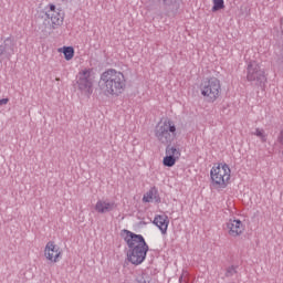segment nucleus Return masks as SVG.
<instances>
[{"mask_svg": "<svg viewBox=\"0 0 283 283\" xmlns=\"http://www.w3.org/2000/svg\"><path fill=\"white\" fill-rule=\"evenodd\" d=\"M210 180L214 189H227L231 185V167L229 164H214L210 169Z\"/></svg>", "mask_w": 283, "mask_h": 283, "instance_id": "7ed1b4c3", "label": "nucleus"}, {"mask_svg": "<svg viewBox=\"0 0 283 283\" xmlns=\"http://www.w3.org/2000/svg\"><path fill=\"white\" fill-rule=\"evenodd\" d=\"M44 258L48 262L56 264L63 260V249L56 242L49 241L44 247Z\"/></svg>", "mask_w": 283, "mask_h": 283, "instance_id": "1a4fd4ad", "label": "nucleus"}, {"mask_svg": "<svg viewBox=\"0 0 283 283\" xmlns=\"http://www.w3.org/2000/svg\"><path fill=\"white\" fill-rule=\"evenodd\" d=\"M123 238L129 249L127 253L128 261L135 266L143 264L145 258H147V251H149V245L145 242V238L129 230H123Z\"/></svg>", "mask_w": 283, "mask_h": 283, "instance_id": "f03ea898", "label": "nucleus"}, {"mask_svg": "<svg viewBox=\"0 0 283 283\" xmlns=\"http://www.w3.org/2000/svg\"><path fill=\"white\" fill-rule=\"evenodd\" d=\"M254 136H258V138H261L262 143H266V134L260 128H256L254 132Z\"/></svg>", "mask_w": 283, "mask_h": 283, "instance_id": "aec40b11", "label": "nucleus"}, {"mask_svg": "<svg viewBox=\"0 0 283 283\" xmlns=\"http://www.w3.org/2000/svg\"><path fill=\"white\" fill-rule=\"evenodd\" d=\"M199 92L208 103H216L222 95V82L216 76L207 77L201 81Z\"/></svg>", "mask_w": 283, "mask_h": 283, "instance_id": "20e7f679", "label": "nucleus"}, {"mask_svg": "<svg viewBox=\"0 0 283 283\" xmlns=\"http://www.w3.org/2000/svg\"><path fill=\"white\" fill-rule=\"evenodd\" d=\"M99 81L104 84L102 92L107 98H118L127 90V77L116 69H108L103 72Z\"/></svg>", "mask_w": 283, "mask_h": 283, "instance_id": "f257e3e1", "label": "nucleus"}, {"mask_svg": "<svg viewBox=\"0 0 283 283\" xmlns=\"http://www.w3.org/2000/svg\"><path fill=\"white\" fill-rule=\"evenodd\" d=\"M211 12H220V10H224V0H211Z\"/></svg>", "mask_w": 283, "mask_h": 283, "instance_id": "f3484780", "label": "nucleus"}, {"mask_svg": "<svg viewBox=\"0 0 283 283\" xmlns=\"http://www.w3.org/2000/svg\"><path fill=\"white\" fill-rule=\"evenodd\" d=\"M247 81L254 83V85H262L266 81V74L262 70V66H260V63L253 61L248 64Z\"/></svg>", "mask_w": 283, "mask_h": 283, "instance_id": "6e6552de", "label": "nucleus"}, {"mask_svg": "<svg viewBox=\"0 0 283 283\" xmlns=\"http://www.w3.org/2000/svg\"><path fill=\"white\" fill-rule=\"evenodd\" d=\"M166 156L174 158L176 161L180 160V148H177L176 146H168L166 148Z\"/></svg>", "mask_w": 283, "mask_h": 283, "instance_id": "ddd939ff", "label": "nucleus"}, {"mask_svg": "<svg viewBox=\"0 0 283 283\" xmlns=\"http://www.w3.org/2000/svg\"><path fill=\"white\" fill-rule=\"evenodd\" d=\"M8 103H10V99H9V98H2V99H0V107H1V105H8Z\"/></svg>", "mask_w": 283, "mask_h": 283, "instance_id": "412c9836", "label": "nucleus"}, {"mask_svg": "<svg viewBox=\"0 0 283 283\" xmlns=\"http://www.w3.org/2000/svg\"><path fill=\"white\" fill-rule=\"evenodd\" d=\"M137 283H151V276L149 274H142L136 279Z\"/></svg>", "mask_w": 283, "mask_h": 283, "instance_id": "6ab92c4d", "label": "nucleus"}, {"mask_svg": "<svg viewBox=\"0 0 283 283\" xmlns=\"http://www.w3.org/2000/svg\"><path fill=\"white\" fill-rule=\"evenodd\" d=\"M153 224L159 228L163 235L167 234V229H169V217L165 214H157L154 218Z\"/></svg>", "mask_w": 283, "mask_h": 283, "instance_id": "f8f14e48", "label": "nucleus"}, {"mask_svg": "<svg viewBox=\"0 0 283 283\" xmlns=\"http://www.w3.org/2000/svg\"><path fill=\"white\" fill-rule=\"evenodd\" d=\"M44 14L46 17V21L49 25L53 30H56V28H61L63 25V21H65V12L61 8H56L55 4H48L44 9Z\"/></svg>", "mask_w": 283, "mask_h": 283, "instance_id": "0eeeda50", "label": "nucleus"}, {"mask_svg": "<svg viewBox=\"0 0 283 283\" xmlns=\"http://www.w3.org/2000/svg\"><path fill=\"white\" fill-rule=\"evenodd\" d=\"M96 78V73L93 69H82L77 74V87L81 90L82 94L86 96L92 95L94 92V81Z\"/></svg>", "mask_w": 283, "mask_h": 283, "instance_id": "39448f33", "label": "nucleus"}, {"mask_svg": "<svg viewBox=\"0 0 283 283\" xmlns=\"http://www.w3.org/2000/svg\"><path fill=\"white\" fill-rule=\"evenodd\" d=\"M244 223L239 219H229L226 223V231L230 238H240L244 233Z\"/></svg>", "mask_w": 283, "mask_h": 283, "instance_id": "9d476101", "label": "nucleus"}, {"mask_svg": "<svg viewBox=\"0 0 283 283\" xmlns=\"http://www.w3.org/2000/svg\"><path fill=\"white\" fill-rule=\"evenodd\" d=\"M60 54H64L65 61H72L74 59V49L72 46H62L57 49Z\"/></svg>", "mask_w": 283, "mask_h": 283, "instance_id": "4468645a", "label": "nucleus"}, {"mask_svg": "<svg viewBox=\"0 0 283 283\" xmlns=\"http://www.w3.org/2000/svg\"><path fill=\"white\" fill-rule=\"evenodd\" d=\"M94 209L96 213H109L116 209V203L108 199H99L96 201Z\"/></svg>", "mask_w": 283, "mask_h": 283, "instance_id": "9b49d317", "label": "nucleus"}, {"mask_svg": "<svg viewBox=\"0 0 283 283\" xmlns=\"http://www.w3.org/2000/svg\"><path fill=\"white\" fill-rule=\"evenodd\" d=\"M179 282H182V276L179 279Z\"/></svg>", "mask_w": 283, "mask_h": 283, "instance_id": "4be33fe9", "label": "nucleus"}, {"mask_svg": "<svg viewBox=\"0 0 283 283\" xmlns=\"http://www.w3.org/2000/svg\"><path fill=\"white\" fill-rule=\"evenodd\" d=\"M155 136L160 143H171L177 136L176 123L169 118L164 119L158 124Z\"/></svg>", "mask_w": 283, "mask_h": 283, "instance_id": "423d86ee", "label": "nucleus"}, {"mask_svg": "<svg viewBox=\"0 0 283 283\" xmlns=\"http://www.w3.org/2000/svg\"><path fill=\"white\" fill-rule=\"evenodd\" d=\"M11 45H13L12 39L8 38L3 40L2 38H0V56H2V54H6Z\"/></svg>", "mask_w": 283, "mask_h": 283, "instance_id": "2eb2a0df", "label": "nucleus"}, {"mask_svg": "<svg viewBox=\"0 0 283 283\" xmlns=\"http://www.w3.org/2000/svg\"><path fill=\"white\" fill-rule=\"evenodd\" d=\"M176 159H174L172 157L169 156H165L163 159V165L164 167H174L176 165Z\"/></svg>", "mask_w": 283, "mask_h": 283, "instance_id": "a211bd4d", "label": "nucleus"}, {"mask_svg": "<svg viewBox=\"0 0 283 283\" xmlns=\"http://www.w3.org/2000/svg\"><path fill=\"white\" fill-rule=\"evenodd\" d=\"M158 195V189L156 187L150 188L149 191H147L143 197V202H151L154 198Z\"/></svg>", "mask_w": 283, "mask_h": 283, "instance_id": "dca6fc26", "label": "nucleus"}]
</instances>
